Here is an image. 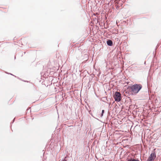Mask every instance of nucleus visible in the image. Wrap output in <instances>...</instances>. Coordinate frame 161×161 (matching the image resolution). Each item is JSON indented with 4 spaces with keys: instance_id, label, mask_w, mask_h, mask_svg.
<instances>
[{
    "instance_id": "1",
    "label": "nucleus",
    "mask_w": 161,
    "mask_h": 161,
    "mask_svg": "<svg viewBox=\"0 0 161 161\" xmlns=\"http://www.w3.org/2000/svg\"><path fill=\"white\" fill-rule=\"evenodd\" d=\"M142 88V86L140 84L134 85L131 87V92L133 94H136L139 92Z\"/></svg>"
},
{
    "instance_id": "2",
    "label": "nucleus",
    "mask_w": 161,
    "mask_h": 161,
    "mask_svg": "<svg viewBox=\"0 0 161 161\" xmlns=\"http://www.w3.org/2000/svg\"><path fill=\"white\" fill-rule=\"evenodd\" d=\"M114 97L116 101L119 102L121 100V96L120 93L118 92H115Z\"/></svg>"
},
{
    "instance_id": "3",
    "label": "nucleus",
    "mask_w": 161,
    "mask_h": 161,
    "mask_svg": "<svg viewBox=\"0 0 161 161\" xmlns=\"http://www.w3.org/2000/svg\"><path fill=\"white\" fill-rule=\"evenodd\" d=\"M156 158V154L155 152H154L150 155L147 161H154Z\"/></svg>"
},
{
    "instance_id": "4",
    "label": "nucleus",
    "mask_w": 161,
    "mask_h": 161,
    "mask_svg": "<svg viewBox=\"0 0 161 161\" xmlns=\"http://www.w3.org/2000/svg\"><path fill=\"white\" fill-rule=\"evenodd\" d=\"M107 44L110 46H111L113 45V42L111 40H108L107 41Z\"/></svg>"
},
{
    "instance_id": "5",
    "label": "nucleus",
    "mask_w": 161,
    "mask_h": 161,
    "mask_svg": "<svg viewBox=\"0 0 161 161\" xmlns=\"http://www.w3.org/2000/svg\"><path fill=\"white\" fill-rule=\"evenodd\" d=\"M127 161H140L138 159H136L134 158H131L130 159L127 158Z\"/></svg>"
},
{
    "instance_id": "6",
    "label": "nucleus",
    "mask_w": 161,
    "mask_h": 161,
    "mask_svg": "<svg viewBox=\"0 0 161 161\" xmlns=\"http://www.w3.org/2000/svg\"><path fill=\"white\" fill-rule=\"evenodd\" d=\"M104 110H102V114L101 116H103V114L104 113Z\"/></svg>"
},
{
    "instance_id": "7",
    "label": "nucleus",
    "mask_w": 161,
    "mask_h": 161,
    "mask_svg": "<svg viewBox=\"0 0 161 161\" xmlns=\"http://www.w3.org/2000/svg\"><path fill=\"white\" fill-rule=\"evenodd\" d=\"M63 161H67V160L65 158H64V159Z\"/></svg>"
}]
</instances>
